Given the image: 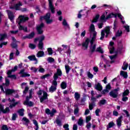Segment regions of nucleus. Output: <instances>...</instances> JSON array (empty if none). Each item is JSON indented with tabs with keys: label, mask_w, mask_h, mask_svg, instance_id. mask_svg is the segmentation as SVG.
Instances as JSON below:
<instances>
[{
	"label": "nucleus",
	"mask_w": 130,
	"mask_h": 130,
	"mask_svg": "<svg viewBox=\"0 0 130 130\" xmlns=\"http://www.w3.org/2000/svg\"><path fill=\"white\" fill-rule=\"evenodd\" d=\"M61 76H62V72L61 71V69H57L56 73H54L53 76V84H54V85H56V81H57L58 77H61Z\"/></svg>",
	"instance_id": "1"
},
{
	"label": "nucleus",
	"mask_w": 130,
	"mask_h": 130,
	"mask_svg": "<svg viewBox=\"0 0 130 130\" xmlns=\"http://www.w3.org/2000/svg\"><path fill=\"white\" fill-rule=\"evenodd\" d=\"M39 44H38V47L40 50L43 49V47L44 46V43H43L44 40H45V36H41L39 38Z\"/></svg>",
	"instance_id": "2"
},
{
	"label": "nucleus",
	"mask_w": 130,
	"mask_h": 130,
	"mask_svg": "<svg viewBox=\"0 0 130 130\" xmlns=\"http://www.w3.org/2000/svg\"><path fill=\"white\" fill-rule=\"evenodd\" d=\"M90 43V46H93L94 45V42L90 41V39L86 38L85 41L82 44V47H85V49H88V46H89V43Z\"/></svg>",
	"instance_id": "3"
},
{
	"label": "nucleus",
	"mask_w": 130,
	"mask_h": 130,
	"mask_svg": "<svg viewBox=\"0 0 130 130\" xmlns=\"http://www.w3.org/2000/svg\"><path fill=\"white\" fill-rule=\"evenodd\" d=\"M43 28H44V23H43V22H42L40 25L37 26L36 29L39 35L43 34V30L42 29Z\"/></svg>",
	"instance_id": "4"
},
{
	"label": "nucleus",
	"mask_w": 130,
	"mask_h": 130,
	"mask_svg": "<svg viewBox=\"0 0 130 130\" xmlns=\"http://www.w3.org/2000/svg\"><path fill=\"white\" fill-rule=\"evenodd\" d=\"M10 111V108H9V107H6L5 109L4 106L0 104V114L2 113V112H3L4 114H6L7 113H9Z\"/></svg>",
	"instance_id": "5"
},
{
	"label": "nucleus",
	"mask_w": 130,
	"mask_h": 130,
	"mask_svg": "<svg viewBox=\"0 0 130 130\" xmlns=\"http://www.w3.org/2000/svg\"><path fill=\"white\" fill-rule=\"evenodd\" d=\"M49 2V10L51 11L52 14H54L55 13V8H54V5H53V0H48Z\"/></svg>",
	"instance_id": "6"
},
{
	"label": "nucleus",
	"mask_w": 130,
	"mask_h": 130,
	"mask_svg": "<svg viewBox=\"0 0 130 130\" xmlns=\"http://www.w3.org/2000/svg\"><path fill=\"white\" fill-rule=\"evenodd\" d=\"M52 85H51L49 89V91L50 93H53V92H55V91H56V87H57V81H56V84H54L53 83V80Z\"/></svg>",
	"instance_id": "7"
},
{
	"label": "nucleus",
	"mask_w": 130,
	"mask_h": 130,
	"mask_svg": "<svg viewBox=\"0 0 130 130\" xmlns=\"http://www.w3.org/2000/svg\"><path fill=\"white\" fill-rule=\"evenodd\" d=\"M48 94H47V92H46L45 91H43V96H42L40 98V101L41 103H43V101H44V100H46L48 99Z\"/></svg>",
	"instance_id": "8"
},
{
	"label": "nucleus",
	"mask_w": 130,
	"mask_h": 130,
	"mask_svg": "<svg viewBox=\"0 0 130 130\" xmlns=\"http://www.w3.org/2000/svg\"><path fill=\"white\" fill-rule=\"evenodd\" d=\"M15 92H16V90L13 89H7L5 90L6 96L12 95V94H14Z\"/></svg>",
	"instance_id": "9"
},
{
	"label": "nucleus",
	"mask_w": 130,
	"mask_h": 130,
	"mask_svg": "<svg viewBox=\"0 0 130 130\" xmlns=\"http://www.w3.org/2000/svg\"><path fill=\"white\" fill-rule=\"evenodd\" d=\"M27 58L29 59L30 61H36V62L35 63L36 64H37V63L38 62V60H37V58L35 55H29L27 57Z\"/></svg>",
	"instance_id": "10"
},
{
	"label": "nucleus",
	"mask_w": 130,
	"mask_h": 130,
	"mask_svg": "<svg viewBox=\"0 0 130 130\" xmlns=\"http://www.w3.org/2000/svg\"><path fill=\"white\" fill-rule=\"evenodd\" d=\"M96 46H97L96 44L89 46V53H90V54H93V53L96 51Z\"/></svg>",
	"instance_id": "11"
},
{
	"label": "nucleus",
	"mask_w": 130,
	"mask_h": 130,
	"mask_svg": "<svg viewBox=\"0 0 130 130\" xmlns=\"http://www.w3.org/2000/svg\"><path fill=\"white\" fill-rule=\"evenodd\" d=\"M7 12L9 20H10V21H13V20H14V14H13V12L10 10H7Z\"/></svg>",
	"instance_id": "12"
},
{
	"label": "nucleus",
	"mask_w": 130,
	"mask_h": 130,
	"mask_svg": "<svg viewBox=\"0 0 130 130\" xmlns=\"http://www.w3.org/2000/svg\"><path fill=\"white\" fill-rule=\"evenodd\" d=\"M113 45H114V42H110V54H112L113 52H114V47H113Z\"/></svg>",
	"instance_id": "13"
},
{
	"label": "nucleus",
	"mask_w": 130,
	"mask_h": 130,
	"mask_svg": "<svg viewBox=\"0 0 130 130\" xmlns=\"http://www.w3.org/2000/svg\"><path fill=\"white\" fill-rule=\"evenodd\" d=\"M106 30H107V26H106L104 29L101 31V37L100 38V40H103V39H104V37H105V33H106Z\"/></svg>",
	"instance_id": "14"
},
{
	"label": "nucleus",
	"mask_w": 130,
	"mask_h": 130,
	"mask_svg": "<svg viewBox=\"0 0 130 130\" xmlns=\"http://www.w3.org/2000/svg\"><path fill=\"white\" fill-rule=\"evenodd\" d=\"M109 95L110 97H112V98H117V96H118V92H115L113 91H111L109 92Z\"/></svg>",
	"instance_id": "15"
},
{
	"label": "nucleus",
	"mask_w": 130,
	"mask_h": 130,
	"mask_svg": "<svg viewBox=\"0 0 130 130\" xmlns=\"http://www.w3.org/2000/svg\"><path fill=\"white\" fill-rule=\"evenodd\" d=\"M29 96H27L26 97V100L24 102L23 104H25L26 103V102H29V100L30 99L32 98V89H30L29 90Z\"/></svg>",
	"instance_id": "16"
},
{
	"label": "nucleus",
	"mask_w": 130,
	"mask_h": 130,
	"mask_svg": "<svg viewBox=\"0 0 130 130\" xmlns=\"http://www.w3.org/2000/svg\"><path fill=\"white\" fill-rule=\"evenodd\" d=\"M18 29L19 31H24V32H28V27H24L23 25L21 24L19 25Z\"/></svg>",
	"instance_id": "17"
},
{
	"label": "nucleus",
	"mask_w": 130,
	"mask_h": 130,
	"mask_svg": "<svg viewBox=\"0 0 130 130\" xmlns=\"http://www.w3.org/2000/svg\"><path fill=\"white\" fill-rule=\"evenodd\" d=\"M6 38H8V35L7 34H0V41H4Z\"/></svg>",
	"instance_id": "18"
},
{
	"label": "nucleus",
	"mask_w": 130,
	"mask_h": 130,
	"mask_svg": "<svg viewBox=\"0 0 130 130\" xmlns=\"http://www.w3.org/2000/svg\"><path fill=\"white\" fill-rule=\"evenodd\" d=\"M120 75L123 77L124 79H127V72L123 71H121Z\"/></svg>",
	"instance_id": "19"
},
{
	"label": "nucleus",
	"mask_w": 130,
	"mask_h": 130,
	"mask_svg": "<svg viewBox=\"0 0 130 130\" xmlns=\"http://www.w3.org/2000/svg\"><path fill=\"white\" fill-rule=\"evenodd\" d=\"M95 89H96V90H98V91H102V89H103V87H102V85H101L100 83L98 82L95 85Z\"/></svg>",
	"instance_id": "20"
},
{
	"label": "nucleus",
	"mask_w": 130,
	"mask_h": 130,
	"mask_svg": "<svg viewBox=\"0 0 130 130\" xmlns=\"http://www.w3.org/2000/svg\"><path fill=\"white\" fill-rule=\"evenodd\" d=\"M122 116H121L117 119L116 121L117 126H121V122H122V121H121V119L122 118Z\"/></svg>",
	"instance_id": "21"
},
{
	"label": "nucleus",
	"mask_w": 130,
	"mask_h": 130,
	"mask_svg": "<svg viewBox=\"0 0 130 130\" xmlns=\"http://www.w3.org/2000/svg\"><path fill=\"white\" fill-rule=\"evenodd\" d=\"M22 6H23L22 3H21V2H19L18 4H16L14 6L15 10H16V11H19V10H20V7Z\"/></svg>",
	"instance_id": "22"
},
{
	"label": "nucleus",
	"mask_w": 130,
	"mask_h": 130,
	"mask_svg": "<svg viewBox=\"0 0 130 130\" xmlns=\"http://www.w3.org/2000/svg\"><path fill=\"white\" fill-rule=\"evenodd\" d=\"M107 103V101L105 99L101 100L99 103L100 106H102V105H105Z\"/></svg>",
	"instance_id": "23"
},
{
	"label": "nucleus",
	"mask_w": 130,
	"mask_h": 130,
	"mask_svg": "<svg viewBox=\"0 0 130 130\" xmlns=\"http://www.w3.org/2000/svg\"><path fill=\"white\" fill-rule=\"evenodd\" d=\"M99 18H100V15L96 14L93 19L92 21V23H97L98 22V20H99Z\"/></svg>",
	"instance_id": "24"
},
{
	"label": "nucleus",
	"mask_w": 130,
	"mask_h": 130,
	"mask_svg": "<svg viewBox=\"0 0 130 130\" xmlns=\"http://www.w3.org/2000/svg\"><path fill=\"white\" fill-rule=\"evenodd\" d=\"M10 46L13 49H18V44H17V43L12 42L10 44Z\"/></svg>",
	"instance_id": "25"
},
{
	"label": "nucleus",
	"mask_w": 130,
	"mask_h": 130,
	"mask_svg": "<svg viewBox=\"0 0 130 130\" xmlns=\"http://www.w3.org/2000/svg\"><path fill=\"white\" fill-rule=\"evenodd\" d=\"M19 17L21 18L19 20V22H18V25H21V23H23V22L26 21V19L25 18V17H23L22 15L19 16Z\"/></svg>",
	"instance_id": "26"
},
{
	"label": "nucleus",
	"mask_w": 130,
	"mask_h": 130,
	"mask_svg": "<svg viewBox=\"0 0 130 130\" xmlns=\"http://www.w3.org/2000/svg\"><path fill=\"white\" fill-rule=\"evenodd\" d=\"M37 57H42L44 56V52L43 51H38L37 54Z\"/></svg>",
	"instance_id": "27"
},
{
	"label": "nucleus",
	"mask_w": 130,
	"mask_h": 130,
	"mask_svg": "<svg viewBox=\"0 0 130 130\" xmlns=\"http://www.w3.org/2000/svg\"><path fill=\"white\" fill-rule=\"evenodd\" d=\"M24 111H25L24 109H20L17 111L19 116H24Z\"/></svg>",
	"instance_id": "28"
},
{
	"label": "nucleus",
	"mask_w": 130,
	"mask_h": 130,
	"mask_svg": "<svg viewBox=\"0 0 130 130\" xmlns=\"http://www.w3.org/2000/svg\"><path fill=\"white\" fill-rule=\"evenodd\" d=\"M127 68H128V63L124 62L123 63V66L122 67V70L123 71H126V70H127Z\"/></svg>",
	"instance_id": "29"
},
{
	"label": "nucleus",
	"mask_w": 130,
	"mask_h": 130,
	"mask_svg": "<svg viewBox=\"0 0 130 130\" xmlns=\"http://www.w3.org/2000/svg\"><path fill=\"white\" fill-rule=\"evenodd\" d=\"M35 36V32L34 31L31 32L28 35H27V39H32Z\"/></svg>",
	"instance_id": "30"
},
{
	"label": "nucleus",
	"mask_w": 130,
	"mask_h": 130,
	"mask_svg": "<svg viewBox=\"0 0 130 130\" xmlns=\"http://www.w3.org/2000/svg\"><path fill=\"white\" fill-rule=\"evenodd\" d=\"M50 16H51L50 13H47L46 15L43 16L44 20H45V21L47 20H49V19H50Z\"/></svg>",
	"instance_id": "31"
},
{
	"label": "nucleus",
	"mask_w": 130,
	"mask_h": 130,
	"mask_svg": "<svg viewBox=\"0 0 130 130\" xmlns=\"http://www.w3.org/2000/svg\"><path fill=\"white\" fill-rule=\"evenodd\" d=\"M18 104H19V102H14L12 104H11L9 107V108H10V109H12V108H13V107H16V106L18 105Z\"/></svg>",
	"instance_id": "32"
},
{
	"label": "nucleus",
	"mask_w": 130,
	"mask_h": 130,
	"mask_svg": "<svg viewBox=\"0 0 130 130\" xmlns=\"http://www.w3.org/2000/svg\"><path fill=\"white\" fill-rule=\"evenodd\" d=\"M24 105H27V106H29V107H32L33 105H34V103L32 102L31 101L27 102L25 103V104H23Z\"/></svg>",
	"instance_id": "33"
},
{
	"label": "nucleus",
	"mask_w": 130,
	"mask_h": 130,
	"mask_svg": "<svg viewBox=\"0 0 130 130\" xmlns=\"http://www.w3.org/2000/svg\"><path fill=\"white\" fill-rule=\"evenodd\" d=\"M62 24L63 26H64V27H67V28H70V25L68 24V22H67V20H66V19H64L63 20V22Z\"/></svg>",
	"instance_id": "34"
},
{
	"label": "nucleus",
	"mask_w": 130,
	"mask_h": 130,
	"mask_svg": "<svg viewBox=\"0 0 130 130\" xmlns=\"http://www.w3.org/2000/svg\"><path fill=\"white\" fill-rule=\"evenodd\" d=\"M106 35L105 36V37L106 38H107L109 34H110V26H107V29L106 31Z\"/></svg>",
	"instance_id": "35"
},
{
	"label": "nucleus",
	"mask_w": 130,
	"mask_h": 130,
	"mask_svg": "<svg viewBox=\"0 0 130 130\" xmlns=\"http://www.w3.org/2000/svg\"><path fill=\"white\" fill-rule=\"evenodd\" d=\"M117 24H118V22H117V19H115L114 22V27L113 28L114 31H115V30H116V29L117 28Z\"/></svg>",
	"instance_id": "36"
},
{
	"label": "nucleus",
	"mask_w": 130,
	"mask_h": 130,
	"mask_svg": "<svg viewBox=\"0 0 130 130\" xmlns=\"http://www.w3.org/2000/svg\"><path fill=\"white\" fill-rule=\"evenodd\" d=\"M67 83H66L65 82H62L61 84H60V87L61 88V89H62V90H64V89H66L67 88Z\"/></svg>",
	"instance_id": "37"
},
{
	"label": "nucleus",
	"mask_w": 130,
	"mask_h": 130,
	"mask_svg": "<svg viewBox=\"0 0 130 130\" xmlns=\"http://www.w3.org/2000/svg\"><path fill=\"white\" fill-rule=\"evenodd\" d=\"M115 124L113 122H110L108 124V126H107V130H109L110 128H111L113 126H114Z\"/></svg>",
	"instance_id": "38"
},
{
	"label": "nucleus",
	"mask_w": 130,
	"mask_h": 130,
	"mask_svg": "<svg viewBox=\"0 0 130 130\" xmlns=\"http://www.w3.org/2000/svg\"><path fill=\"white\" fill-rule=\"evenodd\" d=\"M74 97L75 100L78 101L79 99L81 98V95L79 93V92H75Z\"/></svg>",
	"instance_id": "39"
},
{
	"label": "nucleus",
	"mask_w": 130,
	"mask_h": 130,
	"mask_svg": "<svg viewBox=\"0 0 130 130\" xmlns=\"http://www.w3.org/2000/svg\"><path fill=\"white\" fill-rule=\"evenodd\" d=\"M96 52H99L100 53H103L104 52L103 51V49L101 47H99L96 49Z\"/></svg>",
	"instance_id": "40"
},
{
	"label": "nucleus",
	"mask_w": 130,
	"mask_h": 130,
	"mask_svg": "<svg viewBox=\"0 0 130 130\" xmlns=\"http://www.w3.org/2000/svg\"><path fill=\"white\" fill-rule=\"evenodd\" d=\"M129 94V90L128 89H126L122 93V97L128 96Z\"/></svg>",
	"instance_id": "41"
},
{
	"label": "nucleus",
	"mask_w": 130,
	"mask_h": 130,
	"mask_svg": "<svg viewBox=\"0 0 130 130\" xmlns=\"http://www.w3.org/2000/svg\"><path fill=\"white\" fill-rule=\"evenodd\" d=\"M65 69L66 71V74H69L70 73V71H71V67L69 65L65 66Z\"/></svg>",
	"instance_id": "42"
},
{
	"label": "nucleus",
	"mask_w": 130,
	"mask_h": 130,
	"mask_svg": "<svg viewBox=\"0 0 130 130\" xmlns=\"http://www.w3.org/2000/svg\"><path fill=\"white\" fill-rule=\"evenodd\" d=\"M22 120L25 122L26 124H29V123H30V120H29V119L27 118L26 117H23L22 118Z\"/></svg>",
	"instance_id": "43"
},
{
	"label": "nucleus",
	"mask_w": 130,
	"mask_h": 130,
	"mask_svg": "<svg viewBox=\"0 0 130 130\" xmlns=\"http://www.w3.org/2000/svg\"><path fill=\"white\" fill-rule=\"evenodd\" d=\"M28 47L30 49H34L35 48H36V45L34 44L30 43L29 44Z\"/></svg>",
	"instance_id": "44"
},
{
	"label": "nucleus",
	"mask_w": 130,
	"mask_h": 130,
	"mask_svg": "<svg viewBox=\"0 0 130 130\" xmlns=\"http://www.w3.org/2000/svg\"><path fill=\"white\" fill-rule=\"evenodd\" d=\"M47 51L48 52L49 55H52V54H53V50H52V48H48L47 49Z\"/></svg>",
	"instance_id": "45"
},
{
	"label": "nucleus",
	"mask_w": 130,
	"mask_h": 130,
	"mask_svg": "<svg viewBox=\"0 0 130 130\" xmlns=\"http://www.w3.org/2000/svg\"><path fill=\"white\" fill-rule=\"evenodd\" d=\"M89 30L90 32H95V26L94 24H91L89 27Z\"/></svg>",
	"instance_id": "46"
},
{
	"label": "nucleus",
	"mask_w": 130,
	"mask_h": 130,
	"mask_svg": "<svg viewBox=\"0 0 130 130\" xmlns=\"http://www.w3.org/2000/svg\"><path fill=\"white\" fill-rule=\"evenodd\" d=\"M51 76V75H50V74H45V75L42 76L41 77V79H46V78H48Z\"/></svg>",
	"instance_id": "47"
},
{
	"label": "nucleus",
	"mask_w": 130,
	"mask_h": 130,
	"mask_svg": "<svg viewBox=\"0 0 130 130\" xmlns=\"http://www.w3.org/2000/svg\"><path fill=\"white\" fill-rule=\"evenodd\" d=\"M17 117H18V115H17V113L13 114L12 116V120H16V119H17Z\"/></svg>",
	"instance_id": "48"
},
{
	"label": "nucleus",
	"mask_w": 130,
	"mask_h": 130,
	"mask_svg": "<svg viewBox=\"0 0 130 130\" xmlns=\"http://www.w3.org/2000/svg\"><path fill=\"white\" fill-rule=\"evenodd\" d=\"M122 35V31H120L119 32V30H118V31L116 34V37H120Z\"/></svg>",
	"instance_id": "49"
},
{
	"label": "nucleus",
	"mask_w": 130,
	"mask_h": 130,
	"mask_svg": "<svg viewBox=\"0 0 130 130\" xmlns=\"http://www.w3.org/2000/svg\"><path fill=\"white\" fill-rule=\"evenodd\" d=\"M5 86H6V87L10 86V80L8 79H5Z\"/></svg>",
	"instance_id": "50"
},
{
	"label": "nucleus",
	"mask_w": 130,
	"mask_h": 130,
	"mask_svg": "<svg viewBox=\"0 0 130 130\" xmlns=\"http://www.w3.org/2000/svg\"><path fill=\"white\" fill-rule=\"evenodd\" d=\"M48 61H49V62H54L55 61V60H54V58L51 57H49L48 58Z\"/></svg>",
	"instance_id": "51"
},
{
	"label": "nucleus",
	"mask_w": 130,
	"mask_h": 130,
	"mask_svg": "<svg viewBox=\"0 0 130 130\" xmlns=\"http://www.w3.org/2000/svg\"><path fill=\"white\" fill-rule=\"evenodd\" d=\"M45 112L46 114H48V115H50L51 116V112L50 111V110L48 108L46 109Z\"/></svg>",
	"instance_id": "52"
},
{
	"label": "nucleus",
	"mask_w": 130,
	"mask_h": 130,
	"mask_svg": "<svg viewBox=\"0 0 130 130\" xmlns=\"http://www.w3.org/2000/svg\"><path fill=\"white\" fill-rule=\"evenodd\" d=\"M102 58H103L104 61H105L106 63H109L110 61L108 60L106 58L104 57V55H101Z\"/></svg>",
	"instance_id": "53"
},
{
	"label": "nucleus",
	"mask_w": 130,
	"mask_h": 130,
	"mask_svg": "<svg viewBox=\"0 0 130 130\" xmlns=\"http://www.w3.org/2000/svg\"><path fill=\"white\" fill-rule=\"evenodd\" d=\"M26 77H30V74L24 72L22 75H21V78H26Z\"/></svg>",
	"instance_id": "54"
},
{
	"label": "nucleus",
	"mask_w": 130,
	"mask_h": 130,
	"mask_svg": "<svg viewBox=\"0 0 130 130\" xmlns=\"http://www.w3.org/2000/svg\"><path fill=\"white\" fill-rule=\"evenodd\" d=\"M29 91V87L26 86L24 88V90L23 91V94H27V92Z\"/></svg>",
	"instance_id": "55"
},
{
	"label": "nucleus",
	"mask_w": 130,
	"mask_h": 130,
	"mask_svg": "<svg viewBox=\"0 0 130 130\" xmlns=\"http://www.w3.org/2000/svg\"><path fill=\"white\" fill-rule=\"evenodd\" d=\"M87 77L88 78H89V79H92L93 77H94V75L91 73V72H88L87 73Z\"/></svg>",
	"instance_id": "56"
},
{
	"label": "nucleus",
	"mask_w": 130,
	"mask_h": 130,
	"mask_svg": "<svg viewBox=\"0 0 130 130\" xmlns=\"http://www.w3.org/2000/svg\"><path fill=\"white\" fill-rule=\"evenodd\" d=\"M79 113V106H77L74 109V114H78Z\"/></svg>",
	"instance_id": "57"
},
{
	"label": "nucleus",
	"mask_w": 130,
	"mask_h": 130,
	"mask_svg": "<svg viewBox=\"0 0 130 130\" xmlns=\"http://www.w3.org/2000/svg\"><path fill=\"white\" fill-rule=\"evenodd\" d=\"M56 123L59 126H61V121L60 120L57 119L56 120Z\"/></svg>",
	"instance_id": "58"
},
{
	"label": "nucleus",
	"mask_w": 130,
	"mask_h": 130,
	"mask_svg": "<svg viewBox=\"0 0 130 130\" xmlns=\"http://www.w3.org/2000/svg\"><path fill=\"white\" fill-rule=\"evenodd\" d=\"M83 119H82V118H80L78 120V124L79 125H83Z\"/></svg>",
	"instance_id": "59"
},
{
	"label": "nucleus",
	"mask_w": 130,
	"mask_h": 130,
	"mask_svg": "<svg viewBox=\"0 0 130 130\" xmlns=\"http://www.w3.org/2000/svg\"><path fill=\"white\" fill-rule=\"evenodd\" d=\"M91 116H88L86 117V122L89 123V122L91 120Z\"/></svg>",
	"instance_id": "60"
},
{
	"label": "nucleus",
	"mask_w": 130,
	"mask_h": 130,
	"mask_svg": "<svg viewBox=\"0 0 130 130\" xmlns=\"http://www.w3.org/2000/svg\"><path fill=\"white\" fill-rule=\"evenodd\" d=\"M111 18H113L112 13H110L108 15L106 16V20H108V19H111Z\"/></svg>",
	"instance_id": "61"
},
{
	"label": "nucleus",
	"mask_w": 130,
	"mask_h": 130,
	"mask_svg": "<svg viewBox=\"0 0 130 130\" xmlns=\"http://www.w3.org/2000/svg\"><path fill=\"white\" fill-rule=\"evenodd\" d=\"M110 89H111V84L110 83H108L106 86V89L109 91Z\"/></svg>",
	"instance_id": "62"
},
{
	"label": "nucleus",
	"mask_w": 130,
	"mask_h": 130,
	"mask_svg": "<svg viewBox=\"0 0 130 130\" xmlns=\"http://www.w3.org/2000/svg\"><path fill=\"white\" fill-rule=\"evenodd\" d=\"M2 130H9V127H8V125L4 124L2 126Z\"/></svg>",
	"instance_id": "63"
},
{
	"label": "nucleus",
	"mask_w": 130,
	"mask_h": 130,
	"mask_svg": "<svg viewBox=\"0 0 130 130\" xmlns=\"http://www.w3.org/2000/svg\"><path fill=\"white\" fill-rule=\"evenodd\" d=\"M54 113H56V110L52 109L51 112V116H53L54 115Z\"/></svg>",
	"instance_id": "64"
}]
</instances>
